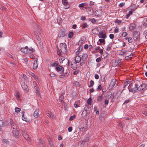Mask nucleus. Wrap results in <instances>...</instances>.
<instances>
[{"instance_id":"nucleus-1","label":"nucleus","mask_w":147,"mask_h":147,"mask_svg":"<svg viewBox=\"0 0 147 147\" xmlns=\"http://www.w3.org/2000/svg\"><path fill=\"white\" fill-rule=\"evenodd\" d=\"M60 50L62 53H65L67 50V46L65 43H61L59 45Z\"/></svg>"},{"instance_id":"nucleus-2","label":"nucleus","mask_w":147,"mask_h":147,"mask_svg":"<svg viewBox=\"0 0 147 147\" xmlns=\"http://www.w3.org/2000/svg\"><path fill=\"white\" fill-rule=\"evenodd\" d=\"M116 80L115 79H112L109 85V88L110 89H112L115 88L116 86Z\"/></svg>"},{"instance_id":"nucleus-3","label":"nucleus","mask_w":147,"mask_h":147,"mask_svg":"<svg viewBox=\"0 0 147 147\" xmlns=\"http://www.w3.org/2000/svg\"><path fill=\"white\" fill-rule=\"evenodd\" d=\"M132 86V84H130L129 86L128 87V88L129 89V91L135 92L137 90H138V86L136 84H135V87H134L133 88L131 89L130 90L129 88H131Z\"/></svg>"},{"instance_id":"nucleus-4","label":"nucleus","mask_w":147,"mask_h":147,"mask_svg":"<svg viewBox=\"0 0 147 147\" xmlns=\"http://www.w3.org/2000/svg\"><path fill=\"white\" fill-rule=\"evenodd\" d=\"M140 34L137 31H134V32L133 38L135 40H136L138 38H139V35Z\"/></svg>"},{"instance_id":"nucleus-5","label":"nucleus","mask_w":147,"mask_h":147,"mask_svg":"<svg viewBox=\"0 0 147 147\" xmlns=\"http://www.w3.org/2000/svg\"><path fill=\"white\" fill-rule=\"evenodd\" d=\"M56 70L60 73H63L64 71V68L61 66L59 65L55 67Z\"/></svg>"},{"instance_id":"nucleus-6","label":"nucleus","mask_w":147,"mask_h":147,"mask_svg":"<svg viewBox=\"0 0 147 147\" xmlns=\"http://www.w3.org/2000/svg\"><path fill=\"white\" fill-rule=\"evenodd\" d=\"M62 3L65 6L64 7L65 9H67L70 6L68 4V2L67 0H62Z\"/></svg>"},{"instance_id":"nucleus-7","label":"nucleus","mask_w":147,"mask_h":147,"mask_svg":"<svg viewBox=\"0 0 147 147\" xmlns=\"http://www.w3.org/2000/svg\"><path fill=\"white\" fill-rule=\"evenodd\" d=\"M98 37L100 38H102L103 39H105L107 38L106 34L103 32L102 31L100 32L98 34Z\"/></svg>"},{"instance_id":"nucleus-8","label":"nucleus","mask_w":147,"mask_h":147,"mask_svg":"<svg viewBox=\"0 0 147 147\" xmlns=\"http://www.w3.org/2000/svg\"><path fill=\"white\" fill-rule=\"evenodd\" d=\"M77 63L75 62L73 60L71 64V67L74 70L76 69L77 67Z\"/></svg>"},{"instance_id":"nucleus-9","label":"nucleus","mask_w":147,"mask_h":147,"mask_svg":"<svg viewBox=\"0 0 147 147\" xmlns=\"http://www.w3.org/2000/svg\"><path fill=\"white\" fill-rule=\"evenodd\" d=\"M22 133L23 136L27 140H29V137L28 135L24 130H22Z\"/></svg>"},{"instance_id":"nucleus-10","label":"nucleus","mask_w":147,"mask_h":147,"mask_svg":"<svg viewBox=\"0 0 147 147\" xmlns=\"http://www.w3.org/2000/svg\"><path fill=\"white\" fill-rule=\"evenodd\" d=\"M10 123L11 125L12 129H13V130H16L17 128L16 124L12 119H10Z\"/></svg>"},{"instance_id":"nucleus-11","label":"nucleus","mask_w":147,"mask_h":147,"mask_svg":"<svg viewBox=\"0 0 147 147\" xmlns=\"http://www.w3.org/2000/svg\"><path fill=\"white\" fill-rule=\"evenodd\" d=\"M35 52V50L32 47L28 48L27 52V53L30 54H32L33 52Z\"/></svg>"},{"instance_id":"nucleus-12","label":"nucleus","mask_w":147,"mask_h":147,"mask_svg":"<svg viewBox=\"0 0 147 147\" xmlns=\"http://www.w3.org/2000/svg\"><path fill=\"white\" fill-rule=\"evenodd\" d=\"M147 84H143L141 85L138 88V90H141L145 88L147 86Z\"/></svg>"},{"instance_id":"nucleus-13","label":"nucleus","mask_w":147,"mask_h":147,"mask_svg":"<svg viewBox=\"0 0 147 147\" xmlns=\"http://www.w3.org/2000/svg\"><path fill=\"white\" fill-rule=\"evenodd\" d=\"M28 49V47L27 46L25 47L24 48H22L21 49V51L24 53H27V50Z\"/></svg>"},{"instance_id":"nucleus-14","label":"nucleus","mask_w":147,"mask_h":147,"mask_svg":"<svg viewBox=\"0 0 147 147\" xmlns=\"http://www.w3.org/2000/svg\"><path fill=\"white\" fill-rule=\"evenodd\" d=\"M81 59V58L79 56L77 55L75 57L74 61H75V62L77 63H79Z\"/></svg>"},{"instance_id":"nucleus-15","label":"nucleus","mask_w":147,"mask_h":147,"mask_svg":"<svg viewBox=\"0 0 147 147\" xmlns=\"http://www.w3.org/2000/svg\"><path fill=\"white\" fill-rule=\"evenodd\" d=\"M39 110L38 109H36L34 112V116L35 117H38L39 116Z\"/></svg>"},{"instance_id":"nucleus-16","label":"nucleus","mask_w":147,"mask_h":147,"mask_svg":"<svg viewBox=\"0 0 147 147\" xmlns=\"http://www.w3.org/2000/svg\"><path fill=\"white\" fill-rule=\"evenodd\" d=\"M34 36L35 38H36V40H37L39 42V43L40 41V39L39 38L37 33L36 32L34 31Z\"/></svg>"},{"instance_id":"nucleus-17","label":"nucleus","mask_w":147,"mask_h":147,"mask_svg":"<svg viewBox=\"0 0 147 147\" xmlns=\"http://www.w3.org/2000/svg\"><path fill=\"white\" fill-rule=\"evenodd\" d=\"M12 133L14 136L18 138V133L16 130L14 129L12 130Z\"/></svg>"},{"instance_id":"nucleus-18","label":"nucleus","mask_w":147,"mask_h":147,"mask_svg":"<svg viewBox=\"0 0 147 147\" xmlns=\"http://www.w3.org/2000/svg\"><path fill=\"white\" fill-rule=\"evenodd\" d=\"M59 63L57 61H55L50 64V66L54 67V66H57L58 65Z\"/></svg>"},{"instance_id":"nucleus-19","label":"nucleus","mask_w":147,"mask_h":147,"mask_svg":"<svg viewBox=\"0 0 147 147\" xmlns=\"http://www.w3.org/2000/svg\"><path fill=\"white\" fill-rule=\"evenodd\" d=\"M88 57V55L87 53L83 54L81 57V59L83 60H86Z\"/></svg>"},{"instance_id":"nucleus-20","label":"nucleus","mask_w":147,"mask_h":147,"mask_svg":"<svg viewBox=\"0 0 147 147\" xmlns=\"http://www.w3.org/2000/svg\"><path fill=\"white\" fill-rule=\"evenodd\" d=\"M80 100H78L76 101L74 104V106L76 108H77L78 107H79V103L80 102Z\"/></svg>"},{"instance_id":"nucleus-21","label":"nucleus","mask_w":147,"mask_h":147,"mask_svg":"<svg viewBox=\"0 0 147 147\" xmlns=\"http://www.w3.org/2000/svg\"><path fill=\"white\" fill-rule=\"evenodd\" d=\"M122 60L117 59L115 61V66H116L117 65H119L121 63Z\"/></svg>"},{"instance_id":"nucleus-22","label":"nucleus","mask_w":147,"mask_h":147,"mask_svg":"<svg viewBox=\"0 0 147 147\" xmlns=\"http://www.w3.org/2000/svg\"><path fill=\"white\" fill-rule=\"evenodd\" d=\"M38 65H37V61H34L33 65V69H36Z\"/></svg>"},{"instance_id":"nucleus-23","label":"nucleus","mask_w":147,"mask_h":147,"mask_svg":"<svg viewBox=\"0 0 147 147\" xmlns=\"http://www.w3.org/2000/svg\"><path fill=\"white\" fill-rule=\"evenodd\" d=\"M47 116L48 117H49L51 118H53V116L52 115V113L51 112H50V111H48V113H47Z\"/></svg>"},{"instance_id":"nucleus-24","label":"nucleus","mask_w":147,"mask_h":147,"mask_svg":"<svg viewBox=\"0 0 147 147\" xmlns=\"http://www.w3.org/2000/svg\"><path fill=\"white\" fill-rule=\"evenodd\" d=\"M29 74L32 77H34V78H35V79H38V77L34 73L32 72H30L29 73Z\"/></svg>"},{"instance_id":"nucleus-25","label":"nucleus","mask_w":147,"mask_h":147,"mask_svg":"<svg viewBox=\"0 0 147 147\" xmlns=\"http://www.w3.org/2000/svg\"><path fill=\"white\" fill-rule=\"evenodd\" d=\"M103 98V97L102 95H101L99 96L97 99V100L99 102L101 101Z\"/></svg>"},{"instance_id":"nucleus-26","label":"nucleus","mask_w":147,"mask_h":147,"mask_svg":"<svg viewBox=\"0 0 147 147\" xmlns=\"http://www.w3.org/2000/svg\"><path fill=\"white\" fill-rule=\"evenodd\" d=\"M143 24L144 26H147V18H145L144 19Z\"/></svg>"},{"instance_id":"nucleus-27","label":"nucleus","mask_w":147,"mask_h":147,"mask_svg":"<svg viewBox=\"0 0 147 147\" xmlns=\"http://www.w3.org/2000/svg\"><path fill=\"white\" fill-rule=\"evenodd\" d=\"M84 110L86 112V113H87V112L90 111V109L89 108H88V107L87 106H86L84 108Z\"/></svg>"},{"instance_id":"nucleus-28","label":"nucleus","mask_w":147,"mask_h":147,"mask_svg":"<svg viewBox=\"0 0 147 147\" xmlns=\"http://www.w3.org/2000/svg\"><path fill=\"white\" fill-rule=\"evenodd\" d=\"M74 84V85L76 87H78L80 86L79 83L77 81H75Z\"/></svg>"},{"instance_id":"nucleus-29","label":"nucleus","mask_w":147,"mask_h":147,"mask_svg":"<svg viewBox=\"0 0 147 147\" xmlns=\"http://www.w3.org/2000/svg\"><path fill=\"white\" fill-rule=\"evenodd\" d=\"M94 82L92 80H91L90 82V85L88 86V87L90 88L93 86L94 84Z\"/></svg>"},{"instance_id":"nucleus-30","label":"nucleus","mask_w":147,"mask_h":147,"mask_svg":"<svg viewBox=\"0 0 147 147\" xmlns=\"http://www.w3.org/2000/svg\"><path fill=\"white\" fill-rule=\"evenodd\" d=\"M74 33L73 32H70L68 35V37L69 38H71L73 36Z\"/></svg>"},{"instance_id":"nucleus-31","label":"nucleus","mask_w":147,"mask_h":147,"mask_svg":"<svg viewBox=\"0 0 147 147\" xmlns=\"http://www.w3.org/2000/svg\"><path fill=\"white\" fill-rule=\"evenodd\" d=\"M50 76L51 77L55 78L56 77L57 75L56 74L53 72L51 73L50 74Z\"/></svg>"},{"instance_id":"nucleus-32","label":"nucleus","mask_w":147,"mask_h":147,"mask_svg":"<svg viewBox=\"0 0 147 147\" xmlns=\"http://www.w3.org/2000/svg\"><path fill=\"white\" fill-rule=\"evenodd\" d=\"M98 41L100 42V43H105V41L104 39L100 38L98 40Z\"/></svg>"},{"instance_id":"nucleus-33","label":"nucleus","mask_w":147,"mask_h":147,"mask_svg":"<svg viewBox=\"0 0 147 147\" xmlns=\"http://www.w3.org/2000/svg\"><path fill=\"white\" fill-rule=\"evenodd\" d=\"M92 99L91 98H89L87 100V103L88 105H91L92 104Z\"/></svg>"},{"instance_id":"nucleus-34","label":"nucleus","mask_w":147,"mask_h":147,"mask_svg":"<svg viewBox=\"0 0 147 147\" xmlns=\"http://www.w3.org/2000/svg\"><path fill=\"white\" fill-rule=\"evenodd\" d=\"M35 87H36V92L38 96H40V92L39 89L38 88H37L36 86H35Z\"/></svg>"},{"instance_id":"nucleus-35","label":"nucleus","mask_w":147,"mask_h":147,"mask_svg":"<svg viewBox=\"0 0 147 147\" xmlns=\"http://www.w3.org/2000/svg\"><path fill=\"white\" fill-rule=\"evenodd\" d=\"M88 26V25L87 23H84L82 24V27L83 28H86Z\"/></svg>"},{"instance_id":"nucleus-36","label":"nucleus","mask_w":147,"mask_h":147,"mask_svg":"<svg viewBox=\"0 0 147 147\" xmlns=\"http://www.w3.org/2000/svg\"><path fill=\"white\" fill-rule=\"evenodd\" d=\"M15 110L16 112L18 113L20 112L21 110V109L20 108L16 107L15 108Z\"/></svg>"},{"instance_id":"nucleus-37","label":"nucleus","mask_w":147,"mask_h":147,"mask_svg":"<svg viewBox=\"0 0 147 147\" xmlns=\"http://www.w3.org/2000/svg\"><path fill=\"white\" fill-rule=\"evenodd\" d=\"M89 21H91L93 24H95L96 22V21L94 18L90 19H89Z\"/></svg>"},{"instance_id":"nucleus-38","label":"nucleus","mask_w":147,"mask_h":147,"mask_svg":"<svg viewBox=\"0 0 147 147\" xmlns=\"http://www.w3.org/2000/svg\"><path fill=\"white\" fill-rule=\"evenodd\" d=\"M127 35V33L126 32H123L122 34V36L123 37H126Z\"/></svg>"},{"instance_id":"nucleus-39","label":"nucleus","mask_w":147,"mask_h":147,"mask_svg":"<svg viewBox=\"0 0 147 147\" xmlns=\"http://www.w3.org/2000/svg\"><path fill=\"white\" fill-rule=\"evenodd\" d=\"M22 119L24 121H26V119L24 117V111H23L22 113Z\"/></svg>"},{"instance_id":"nucleus-40","label":"nucleus","mask_w":147,"mask_h":147,"mask_svg":"<svg viewBox=\"0 0 147 147\" xmlns=\"http://www.w3.org/2000/svg\"><path fill=\"white\" fill-rule=\"evenodd\" d=\"M127 52V51L125 50H124L123 51H121L120 52V54L121 55H123L125 53Z\"/></svg>"},{"instance_id":"nucleus-41","label":"nucleus","mask_w":147,"mask_h":147,"mask_svg":"<svg viewBox=\"0 0 147 147\" xmlns=\"http://www.w3.org/2000/svg\"><path fill=\"white\" fill-rule=\"evenodd\" d=\"M128 42L129 43H132L133 42L132 39L131 37H129L128 38Z\"/></svg>"},{"instance_id":"nucleus-42","label":"nucleus","mask_w":147,"mask_h":147,"mask_svg":"<svg viewBox=\"0 0 147 147\" xmlns=\"http://www.w3.org/2000/svg\"><path fill=\"white\" fill-rule=\"evenodd\" d=\"M129 82L127 81L126 82H125L124 83V85H123V88H125L127 85L129 84Z\"/></svg>"},{"instance_id":"nucleus-43","label":"nucleus","mask_w":147,"mask_h":147,"mask_svg":"<svg viewBox=\"0 0 147 147\" xmlns=\"http://www.w3.org/2000/svg\"><path fill=\"white\" fill-rule=\"evenodd\" d=\"M111 46H110V45H108L107 47L106 50L107 51H110L111 50Z\"/></svg>"},{"instance_id":"nucleus-44","label":"nucleus","mask_w":147,"mask_h":147,"mask_svg":"<svg viewBox=\"0 0 147 147\" xmlns=\"http://www.w3.org/2000/svg\"><path fill=\"white\" fill-rule=\"evenodd\" d=\"M89 139V137L88 136H86L84 140V142H86L88 141Z\"/></svg>"},{"instance_id":"nucleus-45","label":"nucleus","mask_w":147,"mask_h":147,"mask_svg":"<svg viewBox=\"0 0 147 147\" xmlns=\"http://www.w3.org/2000/svg\"><path fill=\"white\" fill-rule=\"evenodd\" d=\"M75 115H73L70 117L69 118V120L71 121H72L75 118Z\"/></svg>"},{"instance_id":"nucleus-46","label":"nucleus","mask_w":147,"mask_h":147,"mask_svg":"<svg viewBox=\"0 0 147 147\" xmlns=\"http://www.w3.org/2000/svg\"><path fill=\"white\" fill-rule=\"evenodd\" d=\"M65 36V33L63 31H61V34H60V36L63 37Z\"/></svg>"},{"instance_id":"nucleus-47","label":"nucleus","mask_w":147,"mask_h":147,"mask_svg":"<svg viewBox=\"0 0 147 147\" xmlns=\"http://www.w3.org/2000/svg\"><path fill=\"white\" fill-rule=\"evenodd\" d=\"M85 6L84 3L80 4L79 5V7H83Z\"/></svg>"},{"instance_id":"nucleus-48","label":"nucleus","mask_w":147,"mask_h":147,"mask_svg":"<svg viewBox=\"0 0 147 147\" xmlns=\"http://www.w3.org/2000/svg\"><path fill=\"white\" fill-rule=\"evenodd\" d=\"M102 48H100L99 49V52L100 53V54L102 55L103 53V50L102 49L103 48L102 47Z\"/></svg>"},{"instance_id":"nucleus-49","label":"nucleus","mask_w":147,"mask_h":147,"mask_svg":"<svg viewBox=\"0 0 147 147\" xmlns=\"http://www.w3.org/2000/svg\"><path fill=\"white\" fill-rule=\"evenodd\" d=\"M25 87H23V85H22V88L24 89V90H26V91H27V85H26L25 84Z\"/></svg>"},{"instance_id":"nucleus-50","label":"nucleus","mask_w":147,"mask_h":147,"mask_svg":"<svg viewBox=\"0 0 147 147\" xmlns=\"http://www.w3.org/2000/svg\"><path fill=\"white\" fill-rule=\"evenodd\" d=\"M121 21L119 20L118 19H117L115 20V23H121Z\"/></svg>"},{"instance_id":"nucleus-51","label":"nucleus","mask_w":147,"mask_h":147,"mask_svg":"<svg viewBox=\"0 0 147 147\" xmlns=\"http://www.w3.org/2000/svg\"><path fill=\"white\" fill-rule=\"evenodd\" d=\"M125 3H121L119 5V6L120 7H122L124 6Z\"/></svg>"},{"instance_id":"nucleus-52","label":"nucleus","mask_w":147,"mask_h":147,"mask_svg":"<svg viewBox=\"0 0 147 147\" xmlns=\"http://www.w3.org/2000/svg\"><path fill=\"white\" fill-rule=\"evenodd\" d=\"M29 57L31 59H33L34 58V56L33 55L30 54L29 55Z\"/></svg>"},{"instance_id":"nucleus-53","label":"nucleus","mask_w":147,"mask_h":147,"mask_svg":"<svg viewBox=\"0 0 147 147\" xmlns=\"http://www.w3.org/2000/svg\"><path fill=\"white\" fill-rule=\"evenodd\" d=\"M109 38L111 39H113L114 38V36L113 34H111L109 35Z\"/></svg>"},{"instance_id":"nucleus-54","label":"nucleus","mask_w":147,"mask_h":147,"mask_svg":"<svg viewBox=\"0 0 147 147\" xmlns=\"http://www.w3.org/2000/svg\"><path fill=\"white\" fill-rule=\"evenodd\" d=\"M101 58L100 57L96 59V61L97 62H99L101 60Z\"/></svg>"},{"instance_id":"nucleus-55","label":"nucleus","mask_w":147,"mask_h":147,"mask_svg":"<svg viewBox=\"0 0 147 147\" xmlns=\"http://www.w3.org/2000/svg\"><path fill=\"white\" fill-rule=\"evenodd\" d=\"M114 32L115 33H117L118 32V29L117 27H116L114 30Z\"/></svg>"},{"instance_id":"nucleus-56","label":"nucleus","mask_w":147,"mask_h":147,"mask_svg":"<svg viewBox=\"0 0 147 147\" xmlns=\"http://www.w3.org/2000/svg\"><path fill=\"white\" fill-rule=\"evenodd\" d=\"M72 127H69L68 128V131L69 132H70L72 131Z\"/></svg>"},{"instance_id":"nucleus-57","label":"nucleus","mask_w":147,"mask_h":147,"mask_svg":"<svg viewBox=\"0 0 147 147\" xmlns=\"http://www.w3.org/2000/svg\"><path fill=\"white\" fill-rule=\"evenodd\" d=\"M102 88V85L100 84L99 85V86H98V87L97 88V89L98 90H101Z\"/></svg>"},{"instance_id":"nucleus-58","label":"nucleus","mask_w":147,"mask_h":147,"mask_svg":"<svg viewBox=\"0 0 147 147\" xmlns=\"http://www.w3.org/2000/svg\"><path fill=\"white\" fill-rule=\"evenodd\" d=\"M79 73V71L76 70L74 71L73 72V74L74 75H76Z\"/></svg>"},{"instance_id":"nucleus-59","label":"nucleus","mask_w":147,"mask_h":147,"mask_svg":"<svg viewBox=\"0 0 147 147\" xmlns=\"http://www.w3.org/2000/svg\"><path fill=\"white\" fill-rule=\"evenodd\" d=\"M98 12V11H96L95 12V15L97 16H100V14L97 13Z\"/></svg>"},{"instance_id":"nucleus-60","label":"nucleus","mask_w":147,"mask_h":147,"mask_svg":"<svg viewBox=\"0 0 147 147\" xmlns=\"http://www.w3.org/2000/svg\"><path fill=\"white\" fill-rule=\"evenodd\" d=\"M94 77L95 79H98L99 78V76L98 74H96L95 75Z\"/></svg>"},{"instance_id":"nucleus-61","label":"nucleus","mask_w":147,"mask_h":147,"mask_svg":"<svg viewBox=\"0 0 147 147\" xmlns=\"http://www.w3.org/2000/svg\"><path fill=\"white\" fill-rule=\"evenodd\" d=\"M80 49H79L76 52V55H78L80 52Z\"/></svg>"},{"instance_id":"nucleus-62","label":"nucleus","mask_w":147,"mask_h":147,"mask_svg":"<svg viewBox=\"0 0 147 147\" xmlns=\"http://www.w3.org/2000/svg\"><path fill=\"white\" fill-rule=\"evenodd\" d=\"M59 50H57V54L59 55H61V52H60V50L58 49Z\"/></svg>"},{"instance_id":"nucleus-63","label":"nucleus","mask_w":147,"mask_h":147,"mask_svg":"<svg viewBox=\"0 0 147 147\" xmlns=\"http://www.w3.org/2000/svg\"><path fill=\"white\" fill-rule=\"evenodd\" d=\"M94 4V3L92 1H90V2L89 5H93Z\"/></svg>"},{"instance_id":"nucleus-64","label":"nucleus","mask_w":147,"mask_h":147,"mask_svg":"<svg viewBox=\"0 0 147 147\" xmlns=\"http://www.w3.org/2000/svg\"><path fill=\"white\" fill-rule=\"evenodd\" d=\"M143 113L146 116H147V112L146 111H144L143 112Z\"/></svg>"}]
</instances>
